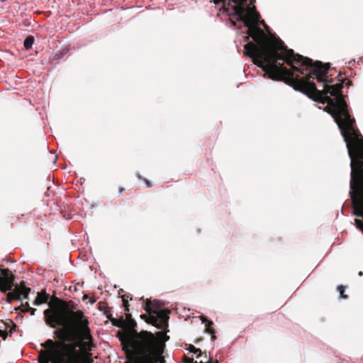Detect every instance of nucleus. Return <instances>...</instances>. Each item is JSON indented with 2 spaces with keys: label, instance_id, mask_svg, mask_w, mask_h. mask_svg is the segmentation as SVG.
Here are the masks:
<instances>
[{
  "label": "nucleus",
  "instance_id": "obj_1",
  "mask_svg": "<svg viewBox=\"0 0 363 363\" xmlns=\"http://www.w3.org/2000/svg\"><path fill=\"white\" fill-rule=\"evenodd\" d=\"M301 65L311 68V71L303 77L298 75L295 77L294 72L284 82L313 101L323 104H327L324 111L334 118L346 143L354 182L363 167V137L342 94L343 83L346 79H340V83L330 85L329 84L333 79L328 78L329 64H323L320 61L313 62L311 60V63Z\"/></svg>",
  "mask_w": 363,
  "mask_h": 363
},
{
  "label": "nucleus",
  "instance_id": "obj_2",
  "mask_svg": "<svg viewBox=\"0 0 363 363\" xmlns=\"http://www.w3.org/2000/svg\"><path fill=\"white\" fill-rule=\"evenodd\" d=\"M247 28V33L254 42L244 46L245 55L252 59L253 62L264 72V74L275 81L285 82L294 72L305 74L304 69L294 64H308L311 59L296 54L288 49L279 38L267 41V35L257 23L247 21L244 24Z\"/></svg>",
  "mask_w": 363,
  "mask_h": 363
},
{
  "label": "nucleus",
  "instance_id": "obj_3",
  "mask_svg": "<svg viewBox=\"0 0 363 363\" xmlns=\"http://www.w3.org/2000/svg\"><path fill=\"white\" fill-rule=\"evenodd\" d=\"M169 336H159L145 330L119 337L123 350L134 363H165L164 351Z\"/></svg>",
  "mask_w": 363,
  "mask_h": 363
},
{
  "label": "nucleus",
  "instance_id": "obj_4",
  "mask_svg": "<svg viewBox=\"0 0 363 363\" xmlns=\"http://www.w3.org/2000/svg\"><path fill=\"white\" fill-rule=\"evenodd\" d=\"M45 323L51 328L60 327L61 328L54 330L53 333L59 340L63 342L72 341V334L79 333L81 335L83 347L86 349L92 341L90 329L88 326L89 322L81 311H76L72 306L68 311L58 307L44 311Z\"/></svg>",
  "mask_w": 363,
  "mask_h": 363
},
{
  "label": "nucleus",
  "instance_id": "obj_5",
  "mask_svg": "<svg viewBox=\"0 0 363 363\" xmlns=\"http://www.w3.org/2000/svg\"><path fill=\"white\" fill-rule=\"evenodd\" d=\"M61 344L52 339H48L40 344V346L47 348L38 352V362L39 363H80L79 352L77 350L79 345H67V342Z\"/></svg>",
  "mask_w": 363,
  "mask_h": 363
},
{
  "label": "nucleus",
  "instance_id": "obj_6",
  "mask_svg": "<svg viewBox=\"0 0 363 363\" xmlns=\"http://www.w3.org/2000/svg\"><path fill=\"white\" fill-rule=\"evenodd\" d=\"M215 4H223V9L230 16L235 17L238 21L245 24L247 21L252 23H257L260 18V14L256 10L255 6L247 7L245 6L247 0H211Z\"/></svg>",
  "mask_w": 363,
  "mask_h": 363
},
{
  "label": "nucleus",
  "instance_id": "obj_7",
  "mask_svg": "<svg viewBox=\"0 0 363 363\" xmlns=\"http://www.w3.org/2000/svg\"><path fill=\"white\" fill-rule=\"evenodd\" d=\"M162 305L160 301L154 299L152 301H148L144 309L151 315L152 324L157 328L165 330L168 326L170 311L167 308L161 309Z\"/></svg>",
  "mask_w": 363,
  "mask_h": 363
},
{
  "label": "nucleus",
  "instance_id": "obj_8",
  "mask_svg": "<svg viewBox=\"0 0 363 363\" xmlns=\"http://www.w3.org/2000/svg\"><path fill=\"white\" fill-rule=\"evenodd\" d=\"M13 286V277L10 270L0 268V291H11Z\"/></svg>",
  "mask_w": 363,
  "mask_h": 363
},
{
  "label": "nucleus",
  "instance_id": "obj_9",
  "mask_svg": "<svg viewBox=\"0 0 363 363\" xmlns=\"http://www.w3.org/2000/svg\"><path fill=\"white\" fill-rule=\"evenodd\" d=\"M16 326V324L10 319L1 321L0 323V337L6 339L8 336H11Z\"/></svg>",
  "mask_w": 363,
  "mask_h": 363
},
{
  "label": "nucleus",
  "instance_id": "obj_10",
  "mask_svg": "<svg viewBox=\"0 0 363 363\" xmlns=\"http://www.w3.org/2000/svg\"><path fill=\"white\" fill-rule=\"evenodd\" d=\"M30 288L26 286L25 285H21L19 286H15L13 298L16 300H21V296H23L25 299L29 298V293Z\"/></svg>",
  "mask_w": 363,
  "mask_h": 363
},
{
  "label": "nucleus",
  "instance_id": "obj_11",
  "mask_svg": "<svg viewBox=\"0 0 363 363\" xmlns=\"http://www.w3.org/2000/svg\"><path fill=\"white\" fill-rule=\"evenodd\" d=\"M200 319L202 321V323L205 324L206 331L209 333L211 336V340L214 341L216 339V336L215 335V330L212 328L213 323L211 320H208V318L204 315H201Z\"/></svg>",
  "mask_w": 363,
  "mask_h": 363
},
{
  "label": "nucleus",
  "instance_id": "obj_12",
  "mask_svg": "<svg viewBox=\"0 0 363 363\" xmlns=\"http://www.w3.org/2000/svg\"><path fill=\"white\" fill-rule=\"evenodd\" d=\"M49 296L45 293L38 292L35 300L33 302L34 306H40L42 303H46L48 301Z\"/></svg>",
  "mask_w": 363,
  "mask_h": 363
},
{
  "label": "nucleus",
  "instance_id": "obj_13",
  "mask_svg": "<svg viewBox=\"0 0 363 363\" xmlns=\"http://www.w3.org/2000/svg\"><path fill=\"white\" fill-rule=\"evenodd\" d=\"M33 43H34V37L32 35L28 36L25 39L24 43H23V45H24V48H26V50H28L30 49L33 46Z\"/></svg>",
  "mask_w": 363,
  "mask_h": 363
},
{
  "label": "nucleus",
  "instance_id": "obj_14",
  "mask_svg": "<svg viewBox=\"0 0 363 363\" xmlns=\"http://www.w3.org/2000/svg\"><path fill=\"white\" fill-rule=\"evenodd\" d=\"M339 292H340V296L342 299H346L347 298V296L345 294V286H339L337 288Z\"/></svg>",
  "mask_w": 363,
  "mask_h": 363
},
{
  "label": "nucleus",
  "instance_id": "obj_15",
  "mask_svg": "<svg viewBox=\"0 0 363 363\" xmlns=\"http://www.w3.org/2000/svg\"><path fill=\"white\" fill-rule=\"evenodd\" d=\"M189 351L194 354H198L199 355L201 354V350L200 349L196 348L194 345H189Z\"/></svg>",
  "mask_w": 363,
  "mask_h": 363
},
{
  "label": "nucleus",
  "instance_id": "obj_16",
  "mask_svg": "<svg viewBox=\"0 0 363 363\" xmlns=\"http://www.w3.org/2000/svg\"><path fill=\"white\" fill-rule=\"evenodd\" d=\"M27 306H28V311L30 312V315H35V313L36 311V309L34 308H31L29 306L28 303H27Z\"/></svg>",
  "mask_w": 363,
  "mask_h": 363
},
{
  "label": "nucleus",
  "instance_id": "obj_17",
  "mask_svg": "<svg viewBox=\"0 0 363 363\" xmlns=\"http://www.w3.org/2000/svg\"><path fill=\"white\" fill-rule=\"evenodd\" d=\"M143 180L147 187H151L152 186V183L150 181H148L147 179H144Z\"/></svg>",
  "mask_w": 363,
  "mask_h": 363
},
{
  "label": "nucleus",
  "instance_id": "obj_18",
  "mask_svg": "<svg viewBox=\"0 0 363 363\" xmlns=\"http://www.w3.org/2000/svg\"><path fill=\"white\" fill-rule=\"evenodd\" d=\"M123 305H124V306L125 308V311H128V305H127L126 301L124 298H123Z\"/></svg>",
  "mask_w": 363,
  "mask_h": 363
},
{
  "label": "nucleus",
  "instance_id": "obj_19",
  "mask_svg": "<svg viewBox=\"0 0 363 363\" xmlns=\"http://www.w3.org/2000/svg\"><path fill=\"white\" fill-rule=\"evenodd\" d=\"M200 363H204L202 361H201ZM205 363H218V362L216 360L215 362H212L211 359H208L207 362H206Z\"/></svg>",
  "mask_w": 363,
  "mask_h": 363
},
{
  "label": "nucleus",
  "instance_id": "obj_20",
  "mask_svg": "<svg viewBox=\"0 0 363 363\" xmlns=\"http://www.w3.org/2000/svg\"><path fill=\"white\" fill-rule=\"evenodd\" d=\"M124 191H125L124 188H123V187H120V188L118 189L119 194H123V193L124 192Z\"/></svg>",
  "mask_w": 363,
  "mask_h": 363
},
{
  "label": "nucleus",
  "instance_id": "obj_21",
  "mask_svg": "<svg viewBox=\"0 0 363 363\" xmlns=\"http://www.w3.org/2000/svg\"><path fill=\"white\" fill-rule=\"evenodd\" d=\"M63 217L67 220L71 218V216H69V214H63Z\"/></svg>",
  "mask_w": 363,
  "mask_h": 363
},
{
  "label": "nucleus",
  "instance_id": "obj_22",
  "mask_svg": "<svg viewBox=\"0 0 363 363\" xmlns=\"http://www.w3.org/2000/svg\"><path fill=\"white\" fill-rule=\"evenodd\" d=\"M346 84V86H350V85L352 84V82L348 80V81L346 82V84Z\"/></svg>",
  "mask_w": 363,
  "mask_h": 363
},
{
  "label": "nucleus",
  "instance_id": "obj_23",
  "mask_svg": "<svg viewBox=\"0 0 363 363\" xmlns=\"http://www.w3.org/2000/svg\"><path fill=\"white\" fill-rule=\"evenodd\" d=\"M255 2V0H250V4H253Z\"/></svg>",
  "mask_w": 363,
  "mask_h": 363
},
{
  "label": "nucleus",
  "instance_id": "obj_24",
  "mask_svg": "<svg viewBox=\"0 0 363 363\" xmlns=\"http://www.w3.org/2000/svg\"><path fill=\"white\" fill-rule=\"evenodd\" d=\"M359 276H362V272H360L359 273Z\"/></svg>",
  "mask_w": 363,
  "mask_h": 363
},
{
  "label": "nucleus",
  "instance_id": "obj_25",
  "mask_svg": "<svg viewBox=\"0 0 363 363\" xmlns=\"http://www.w3.org/2000/svg\"><path fill=\"white\" fill-rule=\"evenodd\" d=\"M261 23H262V24H264V25L265 24V23H264V21H261Z\"/></svg>",
  "mask_w": 363,
  "mask_h": 363
}]
</instances>
